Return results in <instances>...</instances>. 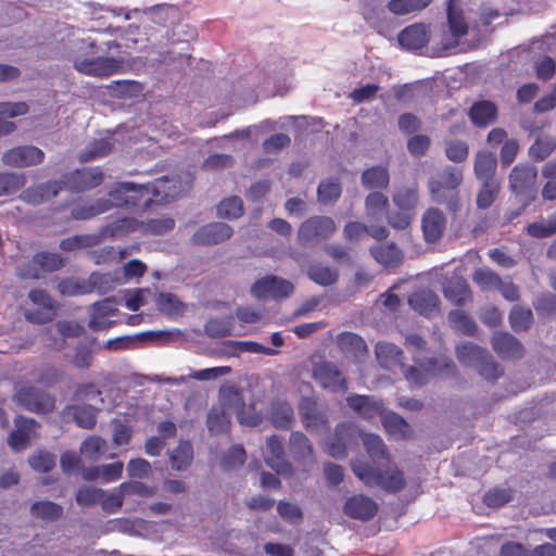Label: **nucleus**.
Masks as SVG:
<instances>
[{
    "label": "nucleus",
    "mask_w": 556,
    "mask_h": 556,
    "mask_svg": "<svg viewBox=\"0 0 556 556\" xmlns=\"http://www.w3.org/2000/svg\"><path fill=\"white\" fill-rule=\"evenodd\" d=\"M362 442L365 452L374 464L383 460L386 468L374 466L361 459H353L351 468L355 477L367 488H379L388 494L401 493L406 486L404 471L391 463V455L382 439L372 433H364Z\"/></svg>",
    "instance_id": "obj_1"
},
{
    "label": "nucleus",
    "mask_w": 556,
    "mask_h": 556,
    "mask_svg": "<svg viewBox=\"0 0 556 556\" xmlns=\"http://www.w3.org/2000/svg\"><path fill=\"white\" fill-rule=\"evenodd\" d=\"M169 182L168 177L163 176L153 182L137 185L134 182H118L104 199L106 205L112 208L136 210L149 208L154 198L167 199L170 194L165 191V185Z\"/></svg>",
    "instance_id": "obj_2"
},
{
    "label": "nucleus",
    "mask_w": 556,
    "mask_h": 556,
    "mask_svg": "<svg viewBox=\"0 0 556 556\" xmlns=\"http://www.w3.org/2000/svg\"><path fill=\"white\" fill-rule=\"evenodd\" d=\"M104 173L99 167L80 168L72 172L65 177V182L48 181L36 187L24 190L23 198L31 204H41L47 200L55 198L63 189V185L74 192L92 190L102 185Z\"/></svg>",
    "instance_id": "obj_3"
},
{
    "label": "nucleus",
    "mask_w": 556,
    "mask_h": 556,
    "mask_svg": "<svg viewBox=\"0 0 556 556\" xmlns=\"http://www.w3.org/2000/svg\"><path fill=\"white\" fill-rule=\"evenodd\" d=\"M464 175L460 167L447 165L428 180V193L432 202L446 206L448 213L455 215L460 212L462 199L459 188Z\"/></svg>",
    "instance_id": "obj_4"
},
{
    "label": "nucleus",
    "mask_w": 556,
    "mask_h": 556,
    "mask_svg": "<svg viewBox=\"0 0 556 556\" xmlns=\"http://www.w3.org/2000/svg\"><path fill=\"white\" fill-rule=\"evenodd\" d=\"M404 378L408 380L410 386L420 387L428 382L429 378L451 379L456 376V365L452 358L447 356H435L430 358L422 366V370L414 366H401Z\"/></svg>",
    "instance_id": "obj_5"
},
{
    "label": "nucleus",
    "mask_w": 556,
    "mask_h": 556,
    "mask_svg": "<svg viewBox=\"0 0 556 556\" xmlns=\"http://www.w3.org/2000/svg\"><path fill=\"white\" fill-rule=\"evenodd\" d=\"M337 231L336 222L324 215L312 216L298 228V242L302 247H309L327 241Z\"/></svg>",
    "instance_id": "obj_6"
},
{
    "label": "nucleus",
    "mask_w": 556,
    "mask_h": 556,
    "mask_svg": "<svg viewBox=\"0 0 556 556\" xmlns=\"http://www.w3.org/2000/svg\"><path fill=\"white\" fill-rule=\"evenodd\" d=\"M312 378L323 390L334 394H345L348 391V379L337 364L321 359L313 363Z\"/></svg>",
    "instance_id": "obj_7"
},
{
    "label": "nucleus",
    "mask_w": 556,
    "mask_h": 556,
    "mask_svg": "<svg viewBox=\"0 0 556 556\" xmlns=\"http://www.w3.org/2000/svg\"><path fill=\"white\" fill-rule=\"evenodd\" d=\"M14 399L25 409L38 415L52 413L55 407V399L52 394L39 390L35 386H22Z\"/></svg>",
    "instance_id": "obj_8"
},
{
    "label": "nucleus",
    "mask_w": 556,
    "mask_h": 556,
    "mask_svg": "<svg viewBox=\"0 0 556 556\" xmlns=\"http://www.w3.org/2000/svg\"><path fill=\"white\" fill-rule=\"evenodd\" d=\"M294 292V285L286 278L279 276H264L255 281L251 287L253 296L260 300L288 299Z\"/></svg>",
    "instance_id": "obj_9"
},
{
    "label": "nucleus",
    "mask_w": 556,
    "mask_h": 556,
    "mask_svg": "<svg viewBox=\"0 0 556 556\" xmlns=\"http://www.w3.org/2000/svg\"><path fill=\"white\" fill-rule=\"evenodd\" d=\"M62 267L63 258L61 255L51 252H38L30 261L20 265L18 277L38 279L41 273H52Z\"/></svg>",
    "instance_id": "obj_10"
},
{
    "label": "nucleus",
    "mask_w": 556,
    "mask_h": 556,
    "mask_svg": "<svg viewBox=\"0 0 556 556\" xmlns=\"http://www.w3.org/2000/svg\"><path fill=\"white\" fill-rule=\"evenodd\" d=\"M447 218L444 212L435 206L424 211L420 219L422 239L429 244L440 241L445 233Z\"/></svg>",
    "instance_id": "obj_11"
},
{
    "label": "nucleus",
    "mask_w": 556,
    "mask_h": 556,
    "mask_svg": "<svg viewBox=\"0 0 556 556\" xmlns=\"http://www.w3.org/2000/svg\"><path fill=\"white\" fill-rule=\"evenodd\" d=\"M43 161L45 152L36 146L13 147L2 155L3 164L13 168L36 166Z\"/></svg>",
    "instance_id": "obj_12"
},
{
    "label": "nucleus",
    "mask_w": 556,
    "mask_h": 556,
    "mask_svg": "<svg viewBox=\"0 0 556 556\" xmlns=\"http://www.w3.org/2000/svg\"><path fill=\"white\" fill-rule=\"evenodd\" d=\"M289 453L303 472L309 471L312 466L315 465L313 444L301 431L290 433Z\"/></svg>",
    "instance_id": "obj_13"
},
{
    "label": "nucleus",
    "mask_w": 556,
    "mask_h": 556,
    "mask_svg": "<svg viewBox=\"0 0 556 556\" xmlns=\"http://www.w3.org/2000/svg\"><path fill=\"white\" fill-rule=\"evenodd\" d=\"M298 410H300L301 422L304 429L311 432L329 429L328 415L319 408L317 400L313 397L302 399Z\"/></svg>",
    "instance_id": "obj_14"
},
{
    "label": "nucleus",
    "mask_w": 556,
    "mask_h": 556,
    "mask_svg": "<svg viewBox=\"0 0 556 556\" xmlns=\"http://www.w3.org/2000/svg\"><path fill=\"white\" fill-rule=\"evenodd\" d=\"M74 68L84 75L109 77L117 73L121 62L114 58L76 59Z\"/></svg>",
    "instance_id": "obj_15"
},
{
    "label": "nucleus",
    "mask_w": 556,
    "mask_h": 556,
    "mask_svg": "<svg viewBox=\"0 0 556 556\" xmlns=\"http://www.w3.org/2000/svg\"><path fill=\"white\" fill-rule=\"evenodd\" d=\"M355 428L352 422H339L334 429V435L327 444V453L334 459H344L348 455V446L354 440Z\"/></svg>",
    "instance_id": "obj_16"
},
{
    "label": "nucleus",
    "mask_w": 556,
    "mask_h": 556,
    "mask_svg": "<svg viewBox=\"0 0 556 556\" xmlns=\"http://www.w3.org/2000/svg\"><path fill=\"white\" fill-rule=\"evenodd\" d=\"M268 456L265 457V464L281 476H292L294 470L286 458V448L282 439L278 435H271L267 439Z\"/></svg>",
    "instance_id": "obj_17"
},
{
    "label": "nucleus",
    "mask_w": 556,
    "mask_h": 556,
    "mask_svg": "<svg viewBox=\"0 0 556 556\" xmlns=\"http://www.w3.org/2000/svg\"><path fill=\"white\" fill-rule=\"evenodd\" d=\"M346 404L365 420L381 417L387 412L381 400L371 395L353 394L346 397Z\"/></svg>",
    "instance_id": "obj_18"
},
{
    "label": "nucleus",
    "mask_w": 556,
    "mask_h": 556,
    "mask_svg": "<svg viewBox=\"0 0 556 556\" xmlns=\"http://www.w3.org/2000/svg\"><path fill=\"white\" fill-rule=\"evenodd\" d=\"M343 511L353 519L369 521L377 516L378 504L365 494H355L346 500Z\"/></svg>",
    "instance_id": "obj_19"
},
{
    "label": "nucleus",
    "mask_w": 556,
    "mask_h": 556,
    "mask_svg": "<svg viewBox=\"0 0 556 556\" xmlns=\"http://www.w3.org/2000/svg\"><path fill=\"white\" fill-rule=\"evenodd\" d=\"M491 348L504 361L520 359L523 356L521 342L508 332H495L491 336Z\"/></svg>",
    "instance_id": "obj_20"
},
{
    "label": "nucleus",
    "mask_w": 556,
    "mask_h": 556,
    "mask_svg": "<svg viewBox=\"0 0 556 556\" xmlns=\"http://www.w3.org/2000/svg\"><path fill=\"white\" fill-rule=\"evenodd\" d=\"M430 40V30L427 24L414 23L403 28L397 35V42L408 51H418L426 47Z\"/></svg>",
    "instance_id": "obj_21"
},
{
    "label": "nucleus",
    "mask_w": 556,
    "mask_h": 556,
    "mask_svg": "<svg viewBox=\"0 0 556 556\" xmlns=\"http://www.w3.org/2000/svg\"><path fill=\"white\" fill-rule=\"evenodd\" d=\"M232 235L229 225L223 223H212L198 228L193 233L192 241L197 245H215L227 241Z\"/></svg>",
    "instance_id": "obj_22"
},
{
    "label": "nucleus",
    "mask_w": 556,
    "mask_h": 556,
    "mask_svg": "<svg viewBox=\"0 0 556 556\" xmlns=\"http://www.w3.org/2000/svg\"><path fill=\"white\" fill-rule=\"evenodd\" d=\"M84 333L85 328L78 323L71 320L56 321L54 326L47 327L46 329V336L51 341L50 345L56 351H61L64 348L65 338H78Z\"/></svg>",
    "instance_id": "obj_23"
},
{
    "label": "nucleus",
    "mask_w": 556,
    "mask_h": 556,
    "mask_svg": "<svg viewBox=\"0 0 556 556\" xmlns=\"http://www.w3.org/2000/svg\"><path fill=\"white\" fill-rule=\"evenodd\" d=\"M28 298L31 301V303L41 307L42 309H45V312H27V320H30L31 323L36 324H45L47 321L52 320L55 311V305L53 299L51 298L50 294H48L47 291L41 289L31 290L28 293Z\"/></svg>",
    "instance_id": "obj_24"
},
{
    "label": "nucleus",
    "mask_w": 556,
    "mask_h": 556,
    "mask_svg": "<svg viewBox=\"0 0 556 556\" xmlns=\"http://www.w3.org/2000/svg\"><path fill=\"white\" fill-rule=\"evenodd\" d=\"M536 167L529 164H518L509 174L510 190L517 194H525L536 184Z\"/></svg>",
    "instance_id": "obj_25"
},
{
    "label": "nucleus",
    "mask_w": 556,
    "mask_h": 556,
    "mask_svg": "<svg viewBox=\"0 0 556 556\" xmlns=\"http://www.w3.org/2000/svg\"><path fill=\"white\" fill-rule=\"evenodd\" d=\"M369 252L374 261L387 269H394L403 263V251L394 242L378 243Z\"/></svg>",
    "instance_id": "obj_26"
},
{
    "label": "nucleus",
    "mask_w": 556,
    "mask_h": 556,
    "mask_svg": "<svg viewBox=\"0 0 556 556\" xmlns=\"http://www.w3.org/2000/svg\"><path fill=\"white\" fill-rule=\"evenodd\" d=\"M97 415V407L86 404H70L62 409L63 420L72 419L80 429H93Z\"/></svg>",
    "instance_id": "obj_27"
},
{
    "label": "nucleus",
    "mask_w": 556,
    "mask_h": 556,
    "mask_svg": "<svg viewBox=\"0 0 556 556\" xmlns=\"http://www.w3.org/2000/svg\"><path fill=\"white\" fill-rule=\"evenodd\" d=\"M14 426L15 429L12 430L9 437V444L15 452L24 451L27 448L31 434L35 433V430L38 427V422L33 419L18 416L14 419Z\"/></svg>",
    "instance_id": "obj_28"
},
{
    "label": "nucleus",
    "mask_w": 556,
    "mask_h": 556,
    "mask_svg": "<svg viewBox=\"0 0 556 556\" xmlns=\"http://www.w3.org/2000/svg\"><path fill=\"white\" fill-rule=\"evenodd\" d=\"M339 351L345 356L359 362L368 355V346L363 338L353 332H342L337 336Z\"/></svg>",
    "instance_id": "obj_29"
},
{
    "label": "nucleus",
    "mask_w": 556,
    "mask_h": 556,
    "mask_svg": "<svg viewBox=\"0 0 556 556\" xmlns=\"http://www.w3.org/2000/svg\"><path fill=\"white\" fill-rule=\"evenodd\" d=\"M445 299L454 306H464L472 300V292L469 283L463 277L447 279L443 287Z\"/></svg>",
    "instance_id": "obj_30"
},
{
    "label": "nucleus",
    "mask_w": 556,
    "mask_h": 556,
    "mask_svg": "<svg viewBox=\"0 0 556 556\" xmlns=\"http://www.w3.org/2000/svg\"><path fill=\"white\" fill-rule=\"evenodd\" d=\"M413 309L422 316L431 317L440 312V299L429 290L414 291L408 299Z\"/></svg>",
    "instance_id": "obj_31"
},
{
    "label": "nucleus",
    "mask_w": 556,
    "mask_h": 556,
    "mask_svg": "<svg viewBox=\"0 0 556 556\" xmlns=\"http://www.w3.org/2000/svg\"><path fill=\"white\" fill-rule=\"evenodd\" d=\"M136 231L140 233V220L134 217H122L102 226L98 235H100L101 239L122 238Z\"/></svg>",
    "instance_id": "obj_32"
},
{
    "label": "nucleus",
    "mask_w": 556,
    "mask_h": 556,
    "mask_svg": "<svg viewBox=\"0 0 556 556\" xmlns=\"http://www.w3.org/2000/svg\"><path fill=\"white\" fill-rule=\"evenodd\" d=\"M497 161L492 152L479 151L473 160V175L481 182L497 181L495 178Z\"/></svg>",
    "instance_id": "obj_33"
},
{
    "label": "nucleus",
    "mask_w": 556,
    "mask_h": 556,
    "mask_svg": "<svg viewBox=\"0 0 556 556\" xmlns=\"http://www.w3.org/2000/svg\"><path fill=\"white\" fill-rule=\"evenodd\" d=\"M497 116V109L495 103L482 100L472 103L469 109V118L472 125L478 127H486L493 124Z\"/></svg>",
    "instance_id": "obj_34"
},
{
    "label": "nucleus",
    "mask_w": 556,
    "mask_h": 556,
    "mask_svg": "<svg viewBox=\"0 0 556 556\" xmlns=\"http://www.w3.org/2000/svg\"><path fill=\"white\" fill-rule=\"evenodd\" d=\"M447 25L453 38L460 39L468 34V23L465 21L463 10L456 4V0H448Z\"/></svg>",
    "instance_id": "obj_35"
},
{
    "label": "nucleus",
    "mask_w": 556,
    "mask_h": 556,
    "mask_svg": "<svg viewBox=\"0 0 556 556\" xmlns=\"http://www.w3.org/2000/svg\"><path fill=\"white\" fill-rule=\"evenodd\" d=\"M104 212H110V205L104 202V198H100L94 201L74 204L71 217L72 219L86 220L92 219Z\"/></svg>",
    "instance_id": "obj_36"
},
{
    "label": "nucleus",
    "mask_w": 556,
    "mask_h": 556,
    "mask_svg": "<svg viewBox=\"0 0 556 556\" xmlns=\"http://www.w3.org/2000/svg\"><path fill=\"white\" fill-rule=\"evenodd\" d=\"M376 357L382 368L389 369L393 365H404L403 351L392 342L381 341L376 345Z\"/></svg>",
    "instance_id": "obj_37"
},
{
    "label": "nucleus",
    "mask_w": 556,
    "mask_h": 556,
    "mask_svg": "<svg viewBox=\"0 0 556 556\" xmlns=\"http://www.w3.org/2000/svg\"><path fill=\"white\" fill-rule=\"evenodd\" d=\"M455 353L456 358H458L460 364L473 367L479 365L482 359H485L486 356L490 355L485 349H482L472 342H464L456 348Z\"/></svg>",
    "instance_id": "obj_38"
},
{
    "label": "nucleus",
    "mask_w": 556,
    "mask_h": 556,
    "mask_svg": "<svg viewBox=\"0 0 556 556\" xmlns=\"http://www.w3.org/2000/svg\"><path fill=\"white\" fill-rule=\"evenodd\" d=\"M379 418L382 427H384L389 434L402 439L409 438L412 428L400 415L394 412L387 410Z\"/></svg>",
    "instance_id": "obj_39"
},
{
    "label": "nucleus",
    "mask_w": 556,
    "mask_h": 556,
    "mask_svg": "<svg viewBox=\"0 0 556 556\" xmlns=\"http://www.w3.org/2000/svg\"><path fill=\"white\" fill-rule=\"evenodd\" d=\"M362 185L368 190H384L389 185V173L387 167H369L362 174Z\"/></svg>",
    "instance_id": "obj_40"
},
{
    "label": "nucleus",
    "mask_w": 556,
    "mask_h": 556,
    "mask_svg": "<svg viewBox=\"0 0 556 556\" xmlns=\"http://www.w3.org/2000/svg\"><path fill=\"white\" fill-rule=\"evenodd\" d=\"M394 205L405 212H414L419 203V189L416 184L402 187L395 190L393 195Z\"/></svg>",
    "instance_id": "obj_41"
},
{
    "label": "nucleus",
    "mask_w": 556,
    "mask_h": 556,
    "mask_svg": "<svg viewBox=\"0 0 556 556\" xmlns=\"http://www.w3.org/2000/svg\"><path fill=\"white\" fill-rule=\"evenodd\" d=\"M270 420L277 429H290L294 422V410L287 402L278 401L273 404Z\"/></svg>",
    "instance_id": "obj_42"
},
{
    "label": "nucleus",
    "mask_w": 556,
    "mask_h": 556,
    "mask_svg": "<svg viewBox=\"0 0 556 556\" xmlns=\"http://www.w3.org/2000/svg\"><path fill=\"white\" fill-rule=\"evenodd\" d=\"M30 515L47 522H54L63 516V508L54 502L39 501L30 505Z\"/></svg>",
    "instance_id": "obj_43"
},
{
    "label": "nucleus",
    "mask_w": 556,
    "mask_h": 556,
    "mask_svg": "<svg viewBox=\"0 0 556 556\" xmlns=\"http://www.w3.org/2000/svg\"><path fill=\"white\" fill-rule=\"evenodd\" d=\"M447 321L454 330L464 336L477 334L478 327L469 314L462 309H454L447 314Z\"/></svg>",
    "instance_id": "obj_44"
},
{
    "label": "nucleus",
    "mask_w": 556,
    "mask_h": 556,
    "mask_svg": "<svg viewBox=\"0 0 556 556\" xmlns=\"http://www.w3.org/2000/svg\"><path fill=\"white\" fill-rule=\"evenodd\" d=\"M98 233L74 235L60 242V249L64 252H72L79 249H91L101 242Z\"/></svg>",
    "instance_id": "obj_45"
},
{
    "label": "nucleus",
    "mask_w": 556,
    "mask_h": 556,
    "mask_svg": "<svg viewBox=\"0 0 556 556\" xmlns=\"http://www.w3.org/2000/svg\"><path fill=\"white\" fill-rule=\"evenodd\" d=\"M364 205L368 217L372 219H379L382 216H386L388 213V197L378 191L370 192L367 197H365Z\"/></svg>",
    "instance_id": "obj_46"
},
{
    "label": "nucleus",
    "mask_w": 556,
    "mask_h": 556,
    "mask_svg": "<svg viewBox=\"0 0 556 556\" xmlns=\"http://www.w3.org/2000/svg\"><path fill=\"white\" fill-rule=\"evenodd\" d=\"M193 460V446L188 441H180L170 453V465L178 471L186 470Z\"/></svg>",
    "instance_id": "obj_47"
},
{
    "label": "nucleus",
    "mask_w": 556,
    "mask_h": 556,
    "mask_svg": "<svg viewBox=\"0 0 556 556\" xmlns=\"http://www.w3.org/2000/svg\"><path fill=\"white\" fill-rule=\"evenodd\" d=\"M432 0H390L387 9L396 16H403L427 9Z\"/></svg>",
    "instance_id": "obj_48"
},
{
    "label": "nucleus",
    "mask_w": 556,
    "mask_h": 556,
    "mask_svg": "<svg viewBox=\"0 0 556 556\" xmlns=\"http://www.w3.org/2000/svg\"><path fill=\"white\" fill-rule=\"evenodd\" d=\"M156 309L167 316H176L184 312V304L176 294L161 292L155 298Z\"/></svg>",
    "instance_id": "obj_49"
},
{
    "label": "nucleus",
    "mask_w": 556,
    "mask_h": 556,
    "mask_svg": "<svg viewBox=\"0 0 556 556\" xmlns=\"http://www.w3.org/2000/svg\"><path fill=\"white\" fill-rule=\"evenodd\" d=\"M471 279L482 292L494 291L503 281L494 270L484 268L473 270Z\"/></svg>",
    "instance_id": "obj_50"
},
{
    "label": "nucleus",
    "mask_w": 556,
    "mask_h": 556,
    "mask_svg": "<svg viewBox=\"0 0 556 556\" xmlns=\"http://www.w3.org/2000/svg\"><path fill=\"white\" fill-rule=\"evenodd\" d=\"M308 277L313 282L320 286H329L337 282L339 274L337 269H332L329 266L317 263L309 267Z\"/></svg>",
    "instance_id": "obj_51"
},
{
    "label": "nucleus",
    "mask_w": 556,
    "mask_h": 556,
    "mask_svg": "<svg viewBox=\"0 0 556 556\" xmlns=\"http://www.w3.org/2000/svg\"><path fill=\"white\" fill-rule=\"evenodd\" d=\"M533 321L530 308L520 305H514L509 314L510 327L515 332L527 331Z\"/></svg>",
    "instance_id": "obj_52"
},
{
    "label": "nucleus",
    "mask_w": 556,
    "mask_h": 556,
    "mask_svg": "<svg viewBox=\"0 0 556 556\" xmlns=\"http://www.w3.org/2000/svg\"><path fill=\"white\" fill-rule=\"evenodd\" d=\"M206 428L212 435L226 433L229 431L230 420L228 416L219 408L213 407L206 415Z\"/></svg>",
    "instance_id": "obj_53"
},
{
    "label": "nucleus",
    "mask_w": 556,
    "mask_h": 556,
    "mask_svg": "<svg viewBox=\"0 0 556 556\" xmlns=\"http://www.w3.org/2000/svg\"><path fill=\"white\" fill-rule=\"evenodd\" d=\"M556 142L553 138H538L529 147V159L534 162H544L554 152Z\"/></svg>",
    "instance_id": "obj_54"
},
{
    "label": "nucleus",
    "mask_w": 556,
    "mask_h": 556,
    "mask_svg": "<svg viewBox=\"0 0 556 556\" xmlns=\"http://www.w3.org/2000/svg\"><path fill=\"white\" fill-rule=\"evenodd\" d=\"M27 182L24 174L0 173V197L17 192Z\"/></svg>",
    "instance_id": "obj_55"
},
{
    "label": "nucleus",
    "mask_w": 556,
    "mask_h": 556,
    "mask_svg": "<svg viewBox=\"0 0 556 556\" xmlns=\"http://www.w3.org/2000/svg\"><path fill=\"white\" fill-rule=\"evenodd\" d=\"M175 222L170 217L152 218L147 222L141 220V233L144 236H162L172 231Z\"/></svg>",
    "instance_id": "obj_56"
},
{
    "label": "nucleus",
    "mask_w": 556,
    "mask_h": 556,
    "mask_svg": "<svg viewBox=\"0 0 556 556\" xmlns=\"http://www.w3.org/2000/svg\"><path fill=\"white\" fill-rule=\"evenodd\" d=\"M500 192L498 181L481 182V188L477 195V206L480 210H486L494 204Z\"/></svg>",
    "instance_id": "obj_57"
},
{
    "label": "nucleus",
    "mask_w": 556,
    "mask_h": 556,
    "mask_svg": "<svg viewBox=\"0 0 556 556\" xmlns=\"http://www.w3.org/2000/svg\"><path fill=\"white\" fill-rule=\"evenodd\" d=\"M318 201L323 205L336 203L341 195V186L337 179L321 181L318 186Z\"/></svg>",
    "instance_id": "obj_58"
},
{
    "label": "nucleus",
    "mask_w": 556,
    "mask_h": 556,
    "mask_svg": "<svg viewBox=\"0 0 556 556\" xmlns=\"http://www.w3.org/2000/svg\"><path fill=\"white\" fill-rule=\"evenodd\" d=\"M105 445L101 437H89L80 444V454L88 460L98 462L105 451Z\"/></svg>",
    "instance_id": "obj_59"
},
{
    "label": "nucleus",
    "mask_w": 556,
    "mask_h": 556,
    "mask_svg": "<svg viewBox=\"0 0 556 556\" xmlns=\"http://www.w3.org/2000/svg\"><path fill=\"white\" fill-rule=\"evenodd\" d=\"M218 216L226 219H237L243 215V202L238 197H228L218 204Z\"/></svg>",
    "instance_id": "obj_60"
},
{
    "label": "nucleus",
    "mask_w": 556,
    "mask_h": 556,
    "mask_svg": "<svg viewBox=\"0 0 556 556\" xmlns=\"http://www.w3.org/2000/svg\"><path fill=\"white\" fill-rule=\"evenodd\" d=\"M513 498V490L510 488L495 486L484 494V503L490 508H498L508 503Z\"/></svg>",
    "instance_id": "obj_61"
},
{
    "label": "nucleus",
    "mask_w": 556,
    "mask_h": 556,
    "mask_svg": "<svg viewBox=\"0 0 556 556\" xmlns=\"http://www.w3.org/2000/svg\"><path fill=\"white\" fill-rule=\"evenodd\" d=\"M205 334L211 338H222L231 334V318H212L204 325Z\"/></svg>",
    "instance_id": "obj_62"
},
{
    "label": "nucleus",
    "mask_w": 556,
    "mask_h": 556,
    "mask_svg": "<svg viewBox=\"0 0 556 556\" xmlns=\"http://www.w3.org/2000/svg\"><path fill=\"white\" fill-rule=\"evenodd\" d=\"M247 459L245 450L242 445L231 446L220 459V466L224 470H231L244 465Z\"/></svg>",
    "instance_id": "obj_63"
},
{
    "label": "nucleus",
    "mask_w": 556,
    "mask_h": 556,
    "mask_svg": "<svg viewBox=\"0 0 556 556\" xmlns=\"http://www.w3.org/2000/svg\"><path fill=\"white\" fill-rule=\"evenodd\" d=\"M113 141L111 138L97 139L91 148L84 153L81 161L89 162L109 155L113 150Z\"/></svg>",
    "instance_id": "obj_64"
}]
</instances>
